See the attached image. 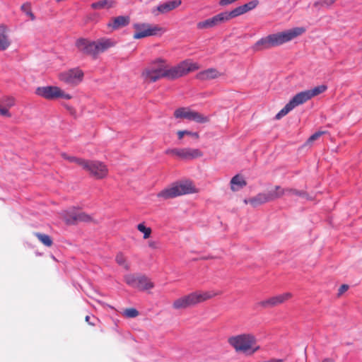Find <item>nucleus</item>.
Instances as JSON below:
<instances>
[{
  "label": "nucleus",
  "mask_w": 362,
  "mask_h": 362,
  "mask_svg": "<svg viewBox=\"0 0 362 362\" xmlns=\"http://www.w3.org/2000/svg\"><path fill=\"white\" fill-rule=\"evenodd\" d=\"M199 68V64L192 59H186L176 66L168 67L163 59H158L144 70L142 76L144 80L150 82H155L162 78L174 80Z\"/></svg>",
  "instance_id": "1"
},
{
  "label": "nucleus",
  "mask_w": 362,
  "mask_h": 362,
  "mask_svg": "<svg viewBox=\"0 0 362 362\" xmlns=\"http://www.w3.org/2000/svg\"><path fill=\"white\" fill-rule=\"evenodd\" d=\"M116 45L112 38L102 37L95 41H89L86 39H79L76 41L77 48L82 52L96 57L98 54L105 52Z\"/></svg>",
  "instance_id": "2"
},
{
  "label": "nucleus",
  "mask_w": 362,
  "mask_h": 362,
  "mask_svg": "<svg viewBox=\"0 0 362 362\" xmlns=\"http://www.w3.org/2000/svg\"><path fill=\"white\" fill-rule=\"evenodd\" d=\"M218 293L214 291H196L176 299L173 303L175 310L186 309L194 306L217 296Z\"/></svg>",
  "instance_id": "3"
},
{
  "label": "nucleus",
  "mask_w": 362,
  "mask_h": 362,
  "mask_svg": "<svg viewBox=\"0 0 362 362\" xmlns=\"http://www.w3.org/2000/svg\"><path fill=\"white\" fill-rule=\"evenodd\" d=\"M228 343L236 351L242 352L246 355H252L259 349L256 345V339L252 334H243L228 339Z\"/></svg>",
  "instance_id": "4"
},
{
  "label": "nucleus",
  "mask_w": 362,
  "mask_h": 362,
  "mask_svg": "<svg viewBox=\"0 0 362 362\" xmlns=\"http://www.w3.org/2000/svg\"><path fill=\"white\" fill-rule=\"evenodd\" d=\"M195 192V189L191 182L185 181L175 183L159 193L157 197L163 200L172 199L178 196Z\"/></svg>",
  "instance_id": "5"
},
{
  "label": "nucleus",
  "mask_w": 362,
  "mask_h": 362,
  "mask_svg": "<svg viewBox=\"0 0 362 362\" xmlns=\"http://www.w3.org/2000/svg\"><path fill=\"white\" fill-rule=\"evenodd\" d=\"M132 27L134 30L133 38L135 40L161 35L165 32L162 27L147 23H136Z\"/></svg>",
  "instance_id": "6"
},
{
  "label": "nucleus",
  "mask_w": 362,
  "mask_h": 362,
  "mask_svg": "<svg viewBox=\"0 0 362 362\" xmlns=\"http://www.w3.org/2000/svg\"><path fill=\"white\" fill-rule=\"evenodd\" d=\"M35 94L47 100H56L63 98L70 100L72 96L65 93L59 87L55 86H47L38 87L35 90Z\"/></svg>",
  "instance_id": "7"
},
{
  "label": "nucleus",
  "mask_w": 362,
  "mask_h": 362,
  "mask_svg": "<svg viewBox=\"0 0 362 362\" xmlns=\"http://www.w3.org/2000/svg\"><path fill=\"white\" fill-rule=\"evenodd\" d=\"M174 117L177 119H185L200 124L206 123L209 121V117L208 116L204 115L197 111H194L189 107L177 108L174 112Z\"/></svg>",
  "instance_id": "8"
},
{
  "label": "nucleus",
  "mask_w": 362,
  "mask_h": 362,
  "mask_svg": "<svg viewBox=\"0 0 362 362\" xmlns=\"http://www.w3.org/2000/svg\"><path fill=\"white\" fill-rule=\"evenodd\" d=\"M84 73L78 67L60 72L58 78L60 81L70 86H77L83 79Z\"/></svg>",
  "instance_id": "9"
},
{
  "label": "nucleus",
  "mask_w": 362,
  "mask_h": 362,
  "mask_svg": "<svg viewBox=\"0 0 362 362\" xmlns=\"http://www.w3.org/2000/svg\"><path fill=\"white\" fill-rule=\"evenodd\" d=\"M83 169L89 172L90 174L96 179H103L105 177L108 173L107 166L98 160H86Z\"/></svg>",
  "instance_id": "10"
},
{
  "label": "nucleus",
  "mask_w": 362,
  "mask_h": 362,
  "mask_svg": "<svg viewBox=\"0 0 362 362\" xmlns=\"http://www.w3.org/2000/svg\"><path fill=\"white\" fill-rule=\"evenodd\" d=\"M282 45L278 32L269 34L257 40L253 46L255 51H261Z\"/></svg>",
  "instance_id": "11"
},
{
  "label": "nucleus",
  "mask_w": 362,
  "mask_h": 362,
  "mask_svg": "<svg viewBox=\"0 0 362 362\" xmlns=\"http://www.w3.org/2000/svg\"><path fill=\"white\" fill-rule=\"evenodd\" d=\"M166 153L175 156L183 160H192L203 156L202 152L199 149L191 148L168 149Z\"/></svg>",
  "instance_id": "12"
},
{
  "label": "nucleus",
  "mask_w": 362,
  "mask_h": 362,
  "mask_svg": "<svg viewBox=\"0 0 362 362\" xmlns=\"http://www.w3.org/2000/svg\"><path fill=\"white\" fill-rule=\"evenodd\" d=\"M63 218L67 224H74L79 221L88 222L91 217L78 209L72 208L63 213Z\"/></svg>",
  "instance_id": "13"
},
{
  "label": "nucleus",
  "mask_w": 362,
  "mask_h": 362,
  "mask_svg": "<svg viewBox=\"0 0 362 362\" xmlns=\"http://www.w3.org/2000/svg\"><path fill=\"white\" fill-rule=\"evenodd\" d=\"M292 297V293L289 292L278 294L272 296L267 299L259 301L257 305L264 308H270L279 305L287 301Z\"/></svg>",
  "instance_id": "14"
},
{
  "label": "nucleus",
  "mask_w": 362,
  "mask_h": 362,
  "mask_svg": "<svg viewBox=\"0 0 362 362\" xmlns=\"http://www.w3.org/2000/svg\"><path fill=\"white\" fill-rule=\"evenodd\" d=\"M306 31L304 27H293L278 32L281 44H286L304 34Z\"/></svg>",
  "instance_id": "15"
},
{
  "label": "nucleus",
  "mask_w": 362,
  "mask_h": 362,
  "mask_svg": "<svg viewBox=\"0 0 362 362\" xmlns=\"http://www.w3.org/2000/svg\"><path fill=\"white\" fill-rule=\"evenodd\" d=\"M228 22L224 12H221L212 18L200 21L197 24L198 29H208Z\"/></svg>",
  "instance_id": "16"
},
{
  "label": "nucleus",
  "mask_w": 362,
  "mask_h": 362,
  "mask_svg": "<svg viewBox=\"0 0 362 362\" xmlns=\"http://www.w3.org/2000/svg\"><path fill=\"white\" fill-rule=\"evenodd\" d=\"M267 194H269L270 201L280 198L284 195L301 196V195L304 194V193L298 192L296 189H290V188H282L279 186H276V187L274 190H271V191L268 192Z\"/></svg>",
  "instance_id": "17"
},
{
  "label": "nucleus",
  "mask_w": 362,
  "mask_h": 362,
  "mask_svg": "<svg viewBox=\"0 0 362 362\" xmlns=\"http://www.w3.org/2000/svg\"><path fill=\"white\" fill-rule=\"evenodd\" d=\"M130 23V18L128 16H119L112 18L107 23V27L112 30H116L128 25Z\"/></svg>",
  "instance_id": "18"
},
{
  "label": "nucleus",
  "mask_w": 362,
  "mask_h": 362,
  "mask_svg": "<svg viewBox=\"0 0 362 362\" xmlns=\"http://www.w3.org/2000/svg\"><path fill=\"white\" fill-rule=\"evenodd\" d=\"M309 92L308 90L305 91L300 92L297 93L296 95H294L289 103L291 104V105L295 108L296 107L303 104L304 103L307 102L308 100H310V95H309Z\"/></svg>",
  "instance_id": "19"
},
{
  "label": "nucleus",
  "mask_w": 362,
  "mask_h": 362,
  "mask_svg": "<svg viewBox=\"0 0 362 362\" xmlns=\"http://www.w3.org/2000/svg\"><path fill=\"white\" fill-rule=\"evenodd\" d=\"M269 194L267 193H259L256 195L255 197L250 199H245L244 200L245 204H250L252 206L256 207L260 204L269 202Z\"/></svg>",
  "instance_id": "20"
},
{
  "label": "nucleus",
  "mask_w": 362,
  "mask_h": 362,
  "mask_svg": "<svg viewBox=\"0 0 362 362\" xmlns=\"http://www.w3.org/2000/svg\"><path fill=\"white\" fill-rule=\"evenodd\" d=\"M180 0H171L166 1L165 3L159 4L156 7V10L161 13H168L177 7H178L181 4Z\"/></svg>",
  "instance_id": "21"
},
{
  "label": "nucleus",
  "mask_w": 362,
  "mask_h": 362,
  "mask_svg": "<svg viewBox=\"0 0 362 362\" xmlns=\"http://www.w3.org/2000/svg\"><path fill=\"white\" fill-rule=\"evenodd\" d=\"M221 73L216 69L211 68L199 72L197 77L202 81L211 80L218 78Z\"/></svg>",
  "instance_id": "22"
},
{
  "label": "nucleus",
  "mask_w": 362,
  "mask_h": 362,
  "mask_svg": "<svg viewBox=\"0 0 362 362\" xmlns=\"http://www.w3.org/2000/svg\"><path fill=\"white\" fill-rule=\"evenodd\" d=\"M11 45L8 35V29L5 25H0V50L6 49Z\"/></svg>",
  "instance_id": "23"
},
{
  "label": "nucleus",
  "mask_w": 362,
  "mask_h": 362,
  "mask_svg": "<svg viewBox=\"0 0 362 362\" xmlns=\"http://www.w3.org/2000/svg\"><path fill=\"white\" fill-rule=\"evenodd\" d=\"M153 286H154L153 284L151 281V280L148 277H146L144 275H139V279L137 281V286L136 288V289H139L141 291H146V290H148V289L153 288Z\"/></svg>",
  "instance_id": "24"
},
{
  "label": "nucleus",
  "mask_w": 362,
  "mask_h": 362,
  "mask_svg": "<svg viewBox=\"0 0 362 362\" xmlns=\"http://www.w3.org/2000/svg\"><path fill=\"white\" fill-rule=\"evenodd\" d=\"M245 179L239 175H235L230 180V188L233 191H238L246 185Z\"/></svg>",
  "instance_id": "25"
},
{
  "label": "nucleus",
  "mask_w": 362,
  "mask_h": 362,
  "mask_svg": "<svg viewBox=\"0 0 362 362\" xmlns=\"http://www.w3.org/2000/svg\"><path fill=\"white\" fill-rule=\"evenodd\" d=\"M115 5L112 0H100L91 4L90 7L94 10H100L103 8H110Z\"/></svg>",
  "instance_id": "26"
},
{
  "label": "nucleus",
  "mask_w": 362,
  "mask_h": 362,
  "mask_svg": "<svg viewBox=\"0 0 362 362\" xmlns=\"http://www.w3.org/2000/svg\"><path fill=\"white\" fill-rule=\"evenodd\" d=\"M224 13L228 21H229L232 18H236L238 16L246 13L242 5L235 8L230 11H224Z\"/></svg>",
  "instance_id": "27"
},
{
  "label": "nucleus",
  "mask_w": 362,
  "mask_h": 362,
  "mask_svg": "<svg viewBox=\"0 0 362 362\" xmlns=\"http://www.w3.org/2000/svg\"><path fill=\"white\" fill-rule=\"evenodd\" d=\"M139 275L136 274H127L124 276V279L127 284H128L129 286L136 288L137 286V281L139 279Z\"/></svg>",
  "instance_id": "28"
},
{
  "label": "nucleus",
  "mask_w": 362,
  "mask_h": 362,
  "mask_svg": "<svg viewBox=\"0 0 362 362\" xmlns=\"http://www.w3.org/2000/svg\"><path fill=\"white\" fill-rule=\"evenodd\" d=\"M137 230L143 233V238L148 239L150 238L151 234L152 233V230L151 228L147 227L144 223H140L136 226Z\"/></svg>",
  "instance_id": "29"
},
{
  "label": "nucleus",
  "mask_w": 362,
  "mask_h": 362,
  "mask_svg": "<svg viewBox=\"0 0 362 362\" xmlns=\"http://www.w3.org/2000/svg\"><path fill=\"white\" fill-rule=\"evenodd\" d=\"M62 157L64 159L67 160L68 161H69L71 163H76L77 165H78L79 166H81L82 168H83V165H85L86 160H83V159H81V158H76V157H74V156H68L65 153H62Z\"/></svg>",
  "instance_id": "30"
},
{
  "label": "nucleus",
  "mask_w": 362,
  "mask_h": 362,
  "mask_svg": "<svg viewBox=\"0 0 362 362\" xmlns=\"http://www.w3.org/2000/svg\"><path fill=\"white\" fill-rule=\"evenodd\" d=\"M62 157L64 159L67 160L68 161H69L71 163H76L77 165H78L79 166H81L82 168H83V165H85L86 160H83V159H81V158H76V157H74V156H68L65 153H62Z\"/></svg>",
  "instance_id": "31"
},
{
  "label": "nucleus",
  "mask_w": 362,
  "mask_h": 362,
  "mask_svg": "<svg viewBox=\"0 0 362 362\" xmlns=\"http://www.w3.org/2000/svg\"><path fill=\"white\" fill-rule=\"evenodd\" d=\"M35 235L42 244L47 247L52 246V240L48 235L40 233H36Z\"/></svg>",
  "instance_id": "32"
},
{
  "label": "nucleus",
  "mask_w": 362,
  "mask_h": 362,
  "mask_svg": "<svg viewBox=\"0 0 362 362\" xmlns=\"http://www.w3.org/2000/svg\"><path fill=\"white\" fill-rule=\"evenodd\" d=\"M327 87L325 85H320L313 88V89L308 90L309 92V95H310V98L322 93L327 90Z\"/></svg>",
  "instance_id": "33"
},
{
  "label": "nucleus",
  "mask_w": 362,
  "mask_h": 362,
  "mask_svg": "<svg viewBox=\"0 0 362 362\" xmlns=\"http://www.w3.org/2000/svg\"><path fill=\"white\" fill-rule=\"evenodd\" d=\"M293 108V107L291 105V104L288 102L283 109H281L275 116V118L276 119H280L284 116L286 115L290 111H291Z\"/></svg>",
  "instance_id": "34"
},
{
  "label": "nucleus",
  "mask_w": 362,
  "mask_h": 362,
  "mask_svg": "<svg viewBox=\"0 0 362 362\" xmlns=\"http://www.w3.org/2000/svg\"><path fill=\"white\" fill-rule=\"evenodd\" d=\"M115 260L119 265L123 267L125 269H129V264L127 262L125 257L122 253L117 255Z\"/></svg>",
  "instance_id": "35"
},
{
  "label": "nucleus",
  "mask_w": 362,
  "mask_h": 362,
  "mask_svg": "<svg viewBox=\"0 0 362 362\" xmlns=\"http://www.w3.org/2000/svg\"><path fill=\"white\" fill-rule=\"evenodd\" d=\"M122 315L127 318H134L139 315V312L135 308H127L123 311Z\"/></svg>",
  "instance_id": "36"
},
{
  "label": "nucleus",
  "mask_w": 362,
  "mask_h": 362,
  "mask_svg": "<svg viewBox=\"0 0 362 362\" xmlns=\"http://www.w3.org/2000/svg\"><path fill=\"white\" fill-rule=\"evenodd\" d=\"M21 10L30 18V20H35V17L31 11V6L29 3L23 4L21 6Z\"/></svg>",
  "instance_id": "37"
},
{
  "label": "nucleus",
  "mask_w": 362,
  "mask_h": 362,
  "mask_svg": "<svg viewBox=\"0 0 362 362\" xmlns=\"http://www.w3.org/2000/svg\"><path fill=\"white\" fill-rule=\"evenodd\" d=\"M259 4V1L258 0H252V1H250L243 5V7L244 8V10L246 13H247L248 11H250L253 9H255L257 5Z\"/></svg>",
  "instance_id": "38"
},
{
  "label": "nucleus",
  "mask_w": 362,
  "mask_h": 362,
  "mask_svg": "<svg viewBox=\"0 0 362 362\" xmlns=\"http://www.w3.org/2000/svg\"><path fill=\"white\" fill-rule=\"evenodd\" d=\"M177 134L179 139H182L183 138V136L185 135L191 136L195 139L199 138V134L197 132H189L187 130L178 131Z\"/></svg>",
  "instance_id": "39"
},
{
  "label": "nucleus",
  "mask_w": 362,
  "mask_h": 362,
  "mask_svg": "<svg viewBox=\"0 0 362 362\" xmlns=\"http://www.w3.org/2000/svg\"><path fill=\"white\" fill-rule=\"evenodd\" d=\"M4 103L5 104V107L6 108H10L15 105V100L13 98H6L4 99Z\"/></svg>",
  "instance_id": "40"
},
{
  "label": "nucleus",
  "mask_w": 362,
  "mask_h": 362,
  "mask_svg": "<svg viewBox=\"0 0 362 362\" xmlns=\"http://www.w3.org/2000/svg\"><path fill=\"white\" fill-rule=\"evenodd\" d=\"M323 134H324L323 132H317L310 136L308 141L310 143L313 142V141L317 140L318 138H320Z\"/></svg>",
  "instance_id": "41"
},
{
  "label": "nucleus",
  "mask_w": 362,
  "mask_h": 362,
  "mask_svg": "<svg viewBox=\"0 0 362 362\" xmlns=\"http://www.w3.org/2000/svg\"><path fill=\"white\" fill-rule=\"evenodd\" d=\"M0 115L5 117H11V114L9 113V111L6 107H0Z\"/></svg>",
  "instance_id": "42"
},
{
  "label": "nucleus",
  "mask_w": 362,
  "mask_h": 362,
  "mask_svg": "<svg viewBox=\"0 0 362 362\" xmlns=\"http://www.w3.org/2000/svg\"><path fill=\"white\" fill-rule=\"evenodd\" d=\"M148 245L149 247L152 249H158V243L153 240H150L148 243Z\"/></svg>",
  "instance_id": "43"
},
{
  "label": "nucleus",
  "mask_w": 362,
  "mask_h": 362,
  "mask_svg": "<svg viewBox=\"0 0 362 362\" xmlns=\"http://www.w3.org/2000/svg\"><path fill=\"white\" fill-rule=\"evenodd\" d=\"M349 288V286L346 284H343L339 288V295L343 294L345 291H346Z\"/></svg>",
  "instance_id": "44"
},
{
  "label": "nucleus",
  "mask_w": 362,
  "mask_h": 362,
  "mask_svg": "<svg viewBox=\"0 0 362 362\" xmlns=\"http://www.w3.org/2000/svg\"><path fill=\"white\" fill-rule=\"evenodd\" d=\"M98 17V15L97 13H93V14L90 15L88 16V20H90V21H95H95L97 22L98 21V20H97Z\"/></svg>",
  "instance_id": "45"
},
{
  "label": "nucleus",
  "mask_w": 362,
  "mask_h": 362,
  "mask_svg": "<svg viewBox=\"0 0 362 362\" xmlns=\"http://www.w3.org/2000/svg\"><path fill=\"white\" fill-rule=\"evenodd\" d=\"M337 0H324V4L328 6L333 4Z\"/></svg>",
  "instance_id": "46"
},
{
  "label": "nucleus",
  "mask_w": 362,
  "mask_h": 362,
  "mask_svg": "<svg viewBox=\"0 0 362 362\" xmlns=\"http://www.w3.org/2000/svg\"><path fill=\"white\" fill-rule=\"evenodd\" d=\"M90 316L87 315V316L86 317V321L89 325H95V323H94L93 322H90Z\"/></svg>",
  "instance_id": "47"
},
{
  "label": "nucleus",
  "mask_w": 362,
  "mask_h": 362,
  "mask_svg": "<svg viewBox=\"0 0 362 362\" xmlns=\"http://www.w3.org/2000/svg\"><path fill=\"white\" fill-rule=\"evenodd\" d=\"M322 362H334V361L330 358H325L322 361Z\"/></svg>",
  "instance_id": "48"
}]
</instances>
